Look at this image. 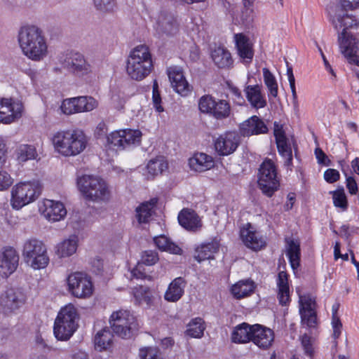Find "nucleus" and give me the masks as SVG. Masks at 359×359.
<instances>
[{"instance_id":"nucleus-1","label":"nucleus","mask_w":359,"mask_h":359,"mask_svg":"<svg viewBox=\"0 0 359 359\" xmlns=\"http://www.w3.org/2000/svg\"><path fill=\"white\" fill-rule=\"evenodd\" d=\"M18 43L22 53L34 61L43 60L47 55L48 47L42 31L35 25L26 24L18 32Z\"/></svg>"},{"instance_id":"nucleus-2","label":"nucleus","mask_w":359,"mask_h":359,"mask_svg":"<svg viewBox=\"0 0 359 359\" xmlns=\"http://www.w3.org/2000/svg\"><path fill=\"white\" fill-rule=\"evenodd\" d=\"M152 67L148 46L139 45L131 50L127 60L126 72L132 79L142 81L151 73Z\"/></svg>"},{"instance_id":"nucleus-3","label":"nucleus","mask_w":359,"mask_h":359,"mask_svg":"<svg viewBox=\"0 0 359 359\" xmlns=\"http://www.w3.org/2000/svg\"><path fill=\"white\" fill-rule=\"evenodd\" d=\"M77 187L87 200L94 202H105L110 198L108 185L100 177L90 175L79 177Z\"/></svg>"},{"instance_id":"nucleus-4","label":"nucleus","mask_w":359,"mask_h":359,"mask_svg":"<svg viewBox=\"0 0 359 359\" xmlns=\"http://www.w3.org/2000/svg\"><path fill=\"white\" fill-rule=\"evenodd\" d=\"M79 316L77 309L72 304L61 308L55 320L53 332L58 340H68L78 327Z\"/></svg>"},{"instance_id":"nucleus-5","label":"nucleus","mask_w":359,"mask_h":359,"mask_svg":"<svg viewBox=\"0 0 359 359\" xmlns=\"http://www.w3.org/2000/svg\"><path fill=\"white\" fill-rule=\"evenodd\" d=\"M22 257L25 262L34 270L45 269L50 261L46 245L36 238H29L25 241Z\"/></svg>"},{"instance_id":"nucleus-6","label":"nucleus","mask_w":359,"mask_h":359,"mask_svg":"<svg viewBox=\"0 0 359 359\" xmlns=\"http://www.w3.org/2000/svg\"><path fill=\"white\" fill-rule=\"evenodd\" d=\"M41 191V187L38 181L20 182L11 190V203L13 208L19 210L25 205L36 201Z\"/></svg>"},{"instance_id":"nucleus-7","label":"nucleus","mask_w":359,"mask_h":359,"mask_svg":"<svg viewBox=\"0 0 359 359\" xmlns=\"http://www.w3.org/2000/svg\"><path fill=\"white\" fill-rule=\"evenodd\" d=\"M109 324L114 333L122 339H130L139 328L135 316L127 310H119L111 313Z\"/></svg>"},{"instance_id":"nucleus-8","label":"nucleus","mask_w":359,"mask_h":359,"mask_svg":"<svg viewBox=\"0 0 359 359\" xmlns=\"http://www.w3.org/2000/svg\"><path fill=\"white\" fill-rule=\"evenodd\" d=\"M359 29V24H350L343 28V31L338 36V41L341 53L346 57L350 63L359 66V40L355 37L356 31Z\"/></svg>"},{"instance_id":"nucleus-9","label":"nucleus","mask_w":359,"mask_h":359,"mask_svg":"<svg viewBox=\"0 0 359 359\" xmlns=\"http://www.w3.org/2000/svg\"><path fill=\"white\" fill-rule=\"evenodd\" d=\"M67 290L74 297L86 299L93 292L91 278L83 272H74L67 278Z\"/></svg>"},{"instance_id":"nucleus-10","label":"nucleus","mask_w":359,"mask_h":359,"mask_svg":"<svg viewBox=\"0 0 359 359\" xmlns=\"http://www.w3.org/2000/svg\"><path fill=\"white\" fill-rule=\"evenodd\" d=\"M258 184L262 193L271 197L279 187L276 168L271 160L264 161L260 165Z\"/></svg>"},{"instance_id":"nucleus-11","label":"nucleus","mask_w":359,"mask_h":359,"mask_svg":"<svg viewBox=\"0 0 359 359\" xmlns=\"http://www.w3.org/2000/svg\"><path fill=\"white\" fill-rule=\"evenodd\" d=\"M198 108L202 113L210 114L217 119L226 118L231 112L229 102L224 100L216 101L210 95H203L200 98Z\"/></svg>"},{"instance_id":"nucleus-12","label":"nucleus","mask_w":359,"mask_h":359,"mask_svg":"<svg viewBox=\"0 0 359 359\" xmlns=\"http://www.w3.org/2000/svg\"><path fill=\"white\" fill-rule=\"evenodd\" d=\"M142 132L139 130L125 129L111 132L107 137L109 144L119 149H126L140 144Z\"/></svg>"},{"instance_id":"nucleus-13","label":"nucleus","mask_w":359,"mask_h":359,"mask_svg":"<svg viewBox=\"0 0 359 359\" xmlns=\"http://www.w3.org/2000/svg\"><path fill=\"white\" fill-rule=\"evenodd\" d=\"M62 67L74 74L83 76L90 72V66L79 53H70L60 57Z\"/></svg>"},{"instance_id":"nucleus-14","label":"nucleus","mask_w":359,"mask_h":359,"mask_svg":"<svg viewBox=\"0 0 359 359\" xmlns=\"http://www.w3.org/2000/svg\"><path fill=\"white\" fill-rule=\"evenodd\" d=\"M22 104L12 98H0V122L10 123L22 116Z\"/></svg>"},{"instance_id":"nucleus-15","label":"nucleus","mask_w":359,"mask_h":359,"mask_svg":"<svg viewBox=\"0 0 359 359\" xmlns=\"http://www.w3.org/2000/svg\"><path fill=\"white\" fill-rule=\"evenodd\" d=\"M19 255L12 247H4L0 250V275L8 278L18 266Z\"/></svg>"},{"instance_id":"nucleus-16","label":"nucleus","mask_w":359,"mask_h":359,"mask_svg":"<svg viewBox=\"0 0 359 359\" xmlns=\"http://www.w3.org/2000/svg\"><path fill=\"white\" fill-rule=\"evenodd\" d=\"M25 294L19 290H7L0 296V306L4 313H11L20 308L25 302Z\"/></svg>"},{"instance_id":"nucleus-17","label":"nucleus","mask_w":359,"mask_h":359,"mask_svg":"<svg viewBox=\"0 0 359 359\" xmlns=\"http://www.w3.org/2000/svg\"><path fill=\"white\" fill-rule=\"evenodd\" d=\"M299 298L302 324L314 327L317 323L316 313L314 311L315 299L309 294L299 295Z\"/></svg>"},{"instance_id":"nucleus-18","label":"nucleus","mask_w":359,"mask_h":359,"mask_svg":"<svg viewBox=\"0 0 359 359\" xmlns=\"http://www.w3.org/2000/svg\"><path fill=\"white\" fill-rule=\"evenodd\" d=\"M39 210L44 217L50 222L60 221L67 215V210L63 203L49 199L43 201Z\"/></svg>"},{"instance_id":"nucleus-19","label":"nucleus","mask_w":359,"mask_h":359,"mask_svg":"<svg viewBox=\"0 0 359 359\" xmlns=\"http://www.w3.org/2000/svg\"><path fill=\"white\" fill-rule=\"evenodd\" d=\"M238 144V135L235 132H227L216 140L215 147L219 155L227 156L233 153Z\"/></svg>"},{"instance_id":"nucleus-20","label":"nucleus","mask_w":359,"mask_h":359,"mask_svg":"<svg viewBox=\"0 0 359 359\" xmlns=\"http://www.w3.org/2000/svg\"><path fill=\"white\" fill-rule=\"evenodd\" d=\"M274 339V334L272 330L259 324L253 325L251 333V341L260 348H269Z\"/></svg>"},{"instance_id":"nucleus-21","label":"nucleus","mask_w":359,"mask_h":359,"mask_svg":"<svg viewBox=\"0 0 359 359\" xmlns=\"http://www.w3.org/2000/svg\"><path fill=\"white\" fill-rule=\"evenodd\" d=\"M240 236L243 243L248 248L255 250H260L266 244L264 238L250 223L241 229Z\"/></svg>"},{"instance_id":"nucleus-22","label":"nucleus","mask_w":359,"mask_h":359,"mask_svg":"<svg viewBox=\"0 0 359 359\" xmlns=\"http://www.w3.org/2000/svg\"><path fill=\"white\" fill-rule=\"evenodd\" d=\"M167 72L172 87L177 93L186 96L191 92V87L180 68L171 67L168 69Z\"/></svg>"},{"instance_id":"nucleus-23","label":"nucleus","mask_w":359,"mask_h":359,"mask_svg":"<svg viewBox=\"0 0 359 359\" xmlns=\"http://www.w3.org/2000/svg\"><path fill=\"white\" fill-rule=\"evenodd\" d=\"M239 130L241 135L249 137L268 132L265 123L257 116H252L240 124Z\"/></svg>"},{"instance_id":"nucleus-24","label":"nucleus","mask_w":359,"mask_h":359,"mask_svg":"<svg viewBox=\"0 0 359 359\" xmlns=\"http://www.w3.org/2000/svg\"><path fill=\"white\" fill-rule=\"evenodd\" d=\"M341 10L335 16L339 22H344L350 19L359 22V0H340Z\"/></svg>"},{"instance_id":"nucleus-25","label":"nucleus","mask_w":359,"mask_h":359,"mask_svg":"<svg viewBox=\"0 0 359 359\" xmlns=\"http://www.w3.org/2000/svg\"><path fill=\"white\" fill-rule=\"evenodd\" d=\"M66 156H76L86 147L87 140L84 133L78 130H70Z\"/></svg>"},{"instance_id":"nucleus-26","label":"nucleus","mask_w":359,"mask_h":359,"mask_svg":"<svg viewBox=\"0 0 359 359\" xmlns=\"http://www.w3.org/2000/svg\"><path fill=\"white\" fill-rule=\"evenodd\" d=\"M234 41L238 54L243 62L250 64L254 56L252 43L249 39L242 33L235 34Z\"/></svg>"},{"instance_id":"nucleus-27","label":"nucleus","mask_w":359,"mask_h":359,"mask_svg":"<svg viewBox=\"0 0 359 359\" xmlns=\"http://www.w3.org/2000/svg\"><path fill=\"white\" fill-rule=\"evenodd\" d=\"M178 221L182 227L191 231H196L202 226L198 215L194 210L189 209H183L180 212Z\"/></svg>"},{"instance_id":"nucleus-28","label":"nucleus","mask_w":359,"mask_h":359,"mask_svg":"<svg viewBox=\"0 0 359 359\" xmlns=\"http://www.w3.org/2000/svg\"><path fill=\"white\" fill-rule=\"evenodd\" d=\"M187 281L182 277L175 278L168 285L164 298L170 302H177L184 294Z\"/></svg>"},{"instance_id":"nucleus-29","label":"nucleus","mask_w":359,"mask_h":359,"mask_svg":"<svg viewBox=\"0 0 359 359\" xmlns=\"http://www.w3.org/2000/svg\"><path fill=\"white\" fill-rule=\"evenodd\" d=\"M211 58L214 64L220 69H228L233 65L230 52L222 46L215 47L211 51Z\"/></svg>"},{"instance_id":"nucleus-30","label":"nucleus","mask_w":359,"mask_h":359,"mask_svg":"<svg viewBox=\"0 0 359 359\" xmlns=\"http://www.w3.org/2000/svg\"><path fill=\"white\" fill-rule=\"evenodd\" d=\"M189 165L191 170L196 172H204L213 168L214 161L212 156L204 153L196 154L189 160Z\"/></svg>"},{"instance_id":"nucleus-31","label":"nucleus","mask_w":359,"mask_h":359,"mask_svg":"<svg viewBox=\"0 0 359 359\" xmlns=\"http://www.w3.org/2000/svg\"><path fill=\"white\" fill-rule=\"evenodd\" d=\"M244 91L248 101L253 108L258 109L266 107V100L262 94L259 85L247 86Z\"/></svg>"},{"instance_id":"nucleus-32","label":"nucleus","mask_w":359,"mask_h":359,"mask_svg":"<svg viewBox=\"0 0 359 359\" xmlns=\"http://www.w3.org/2000/svg\"><path fill=\"white\" fill-rule=\"evenodd\" d=\"M79 238L72 234L56 246L55 252L60 257H67L74 255L78 247Z\"/></svg>"},{"instance_id":"nucleus-33","label":"nucleus","mask_w":359,"mask_h":359,"mask_svg":"<svg viewBox=\"0 0 359 359\" xmlns=\"http://www.w3.org/2000/svg\"><path fill=\"white\" fill-rule=\"evenodd\" d=\"M168 168V163L163 156L151 159L144 168V175L147 180L153 179Z\"/></svg>"},{"instance_id":"nucleus-34","label":"nucleus","mask_w":359,"mask_h":359,"mask_svg":"<svg viewBox=\"0 0 359 359\" xmlns=\"http://www.w3.org/2000/svg\"><path fill=\"white\" fill-rule=\"evenodd\" d=\"M219 247V243L215 240L202 243L196 250L195 259L198 262L205 259H212L214 255L218 251Z\"/></svg>"},{"instance_id":"nucleus-35","label":"nucleus","mask_w":359,"mask_h":359,"mask_svg":"<svg viewBox=\"0 0 359 359\" xmlns=\"http://www.w3.org/2000/svg\"><path fill=\"white\" fill-rule=\"evenodd\" d=\"M278 299L279 303L285 306L290 302L288 277L285 271H280L277 278Z\"/></svg>"},{"instance_id":"nucleus-36","label":"nucleus","mask_w":359,"mask_h":359,"mask_svg":"<svg viewBox=\"0 0 359 359\" xmlns=\"http://www.w3.org/2000/svg\"><path fill=\"white\" fill-rule=\"evenodd\" d=\"M253 325L243 323L236 326L231 333V338L233 343L245 344L251 340Z\"/></svg>"},{"instance_id":"nucleus-37","label":"nucleus","mask_w":359,"mask_h":359,"mask_svg":"<svg viewBox=\"0 0 359 359\" xmlns=\"http://www.w3.org/2000/svg\"><path fill=\"white\" fill-rule=\"evenodd\" d=\"M286 254L293 270L297 269L300 263V245L299 241L292 238L285 239Z\"/></svg>"},{"instance_id":"nucleus-38","label":"nucleus","mask_w":359,"mask_h":359,"mask_svg":"<svg viewBox=\"0 0 359 359\" xmlns=\"http://www.w3.org/2000/svg\"><path fill=\"white\" fill-rule=\"evenodd\" d=\"M69 134L70 130H60L53 133L50 138L55 150L64 156H66Z\"/></svg>"},{"instance_id":"nucleus-39","label":"nucleus","mask_w":359,"mask_h":359,"mask_svg":"<svg viewBox=\"0 0 359 359\" xmlns=\"http://www.w3.org/2000/svg\"><path fill=\"white\" fill-rule=\"evenodd\" d=\"M255 289V283L250 279L242 280L231 287V293L236 299L250 295Z\"/></svg>"},{"instance_id":"nucleus-40","label":"nucleus","mask_w":359,"mask_h":359,"mask_svg":"<svg viewBox=\"0 0 359 359\" xmlns=\"http://www.w3.org/2000/svg\"><path fill=\"white\" fill-rule=\"evenodd\" d=\"M14 155L16 161L20 163L36 159L38 156L36 147L27 144L19 145L15 149Z\"/></svg>"},{"instance_id":"nucleus-41","label":"nucleus","mask_w":359,"mask_h":359,"mask_svg":"<svg viewBox=\"0 0 359 359\" xmlns=\"http://www.w3.org/2000/svg\"><path fill=\"white\" fill-rule=\"evenodd\" d=\"M114 336L108 327L97 332L95 337V346L100 351L110 348L113 343Z\"/></svg>"},{"instance_id":"nucleus-42","label":"nucleus","mask_w":359,"mask_h":359,"mask_svg":"<svg viewBox=\"0 0 359 359\" xmlns=\"http://www.w3.org/2000/svg\"><path fill=\"white\" fill-rule=\"evenodd\" d=\"M156 202V199H151L150 201L144 202L137 207L135 210L136 217L139 223L149 222Z\"/></svg>"},{"instance_id":"nucleus-43","label":"nucleus","mask_w":359,"mask_h":359,"mask_svg":"<svg viewBox=\"0 0 359 359\" xmlns=\"http://www.w3.org/2000/svg\"><path fill=\"white\" fill-rule=\"evenodd\" d=\"M154 241L157 248L161 251L175 255H180L182 253V249L164 235L154 237Z\"/></svg>"},{"instance_id":"nucleus-44","label":"nucleus","mask_w":359,"mask_h":359,"mask_svg":"<svg viewBox=\"0 0 359 359\" xmlns=\"http://www.w3.org/2000/svg\"><path fill=\"white\" fill-rule=\"evenodd\" d=\"M205 326L201 318L192 319L187 325L186 334L193 338H201L203 335Z\"/></svg>"},{"instance_id":"nucleus-45","label":"nucleus","mask_w":359,"mask_h":359,"mask_svg":"<svg viewBox=\"0 0 359 359\" xmlns=\"http://www.w3.org/2000/svg\"><path fill=\"white\" fill-rule=\"evenodd\" d=\"M76 98L79 113L91 111L98 107V102L91 96H80Z\"/></svg>"},{"instance_id":"nucleus-46","label":"nucleus","mask_w":359,"mask_h":359,"mask_svg":"<svg viewBox=\"0 0 359 359\" xmlns=\"http://www.w3.org/2000/svg\"><path fill=\"white\" fill-rule=\"evenodd\" d=\"M263 76L264 83L269 92V96L276 97L278 96V83L275 76L267 68L263 69Z\"/></svg>"},{"instance_id":"nucleus-47","label":"nucleus","mask_w":359,"mask_h":359,"mask_svg":"<svg viewBox=\"0 0 359 359\" xmlns=\"http://www.w3.org/2000/svg\"><path fill=\"white\" fill-rule=\"evenodd\" d=\"M133 294L135 300L140 304H145L148 306L151 302V292L147 287H135L133 289Z\"/></svg>"},{"instance_id":"nucleus-48","label":"nucleus","mask_w":359,"mask_h":359,"mask_svg":"<svg viewBox=\"0 0 359 359\" xmlns=\"http://www.w3.org/2000/svg\"><path fill=\"white\" fill-rule=\"evenodd\" d=\"M330 194L332 196L334 205L340 208L342 211L346 210L348 201L344 189L341 188L335 191H331Z\"/></svg>"},{"instance_id":"nucleus-49","label":"nucleus","mask_w":359,"mask_h":359,"mask_svg":"<svg viewBox=\"0 0 359 359\" xmlns=\"http://www.w3.org/2000/svg\"><path fill=\"white\" fill-rule=\"evenodd\" d=\"M139 357L140 359H163L160 350L154 346L141 348Z\"/></svg>"},{"instance_id":"nucleus-50","label":"nucleus","mask_w":359,"mask_h":359,"mask_svg":"<svg viewBox=\"0 0 359 359\" xmlns=\"http://www.w3.org/2000/svg\"><path fill=\"white\" fill-rule=\"evenodd\" d=\"M60 109L63 114L71 115L79 113L77 110L76 98H69L63 100Z\"/></svg>"},{"instance_id":"nucleus-51","label":"nucleus","mask_w":359,"mask_h":359,"mask_svg":"<svg viewBox=\"0 0 359 359\" xmlns=\"http://www.w3.org/2000/svg\"><path fill=\"white\" fill-rule=\"evenodd\" d=\"M244 10L242 11L241 18L243 22H250L254 20L253 10L251 8L254 0H243Z\"/></svg>"},{"instance_id":"nucleus-52","label":"nucleus","mask_w":359,"mask_h":359,"mask_svg":"<svg viewBox=\"0 0 359 359\" xmlns=\"http://www.w3.org/2000/svg\"><path fill=\"white\" fill-rule=\"evenodd\" d=\"M158 255L156 251L145 250L142 252L141 261L147 266L154 265L158 261Z\"/></svg>"},{"instance_id":"nucleus-53","label":"nucleus","mask_w":359,"mask_h":359,"mask_svg":"<svg viewBox=\"0 0 359 359\" xmlns=\"http://www.w3.org/2000/svg\"><path fill=\"white\" fill-rule=\"evenodd\" d=\"M274 136L278 149H283V146H286L290 144L285 135V132L282 128H279L278 125H275Z\"/></svg>"},{"instance_id":"nucleus-54","label":"nucleus","mask_w":359,"mask_h":359,"mask_svg":"<svg viewBox=\"0 0 359 359\" xmlns=\"http://www.w3.org/2000/svg\"><path fill=\"white\" fill-rule=\"evenodd\" d=\"M279 154L285 159V165L290 166L292 162V152L290 144L283 146V149H278Z\"/></svg>"},{"instance_id":"nucleus-55","label":"nucleus","mask_w":359,"mask_h":359,"mask_svg":"<svg viewBox=\"0 0 359 359\" xmlns=\"http://www.w3.org/2000/svg\"><path fill=\"white\" fill-rule=\"evenodd\" d=\"M97 9L102 11H110L113 8L114 0H93Z\"/></svg>"},{"instance_id":"nucleus-56","label":"nucleus","mask_w":359,"mask_h":359,"mask_svg":"<svg viewBox=\"0 0 359 359\" xmlns=\"http://www.w3.org/2000/svg\"><path fill=\"white\" fill-rule=\"evenodd\" d=\"M287 75L288 77V81L290 83V86L291 88L292 95V98L294 100V102L297 101V92H296V88H295V79L293 74L292 68V67L288 66V63L287 62Z\"/></svg>"},{"instance_id":"nucleus-57","label":"nucleus","mask_w":359,"mask_h":359,"mask_svg":"<svg viewBox=\"0 0 359 359\" xmlns=\"http://www.w3.org/2000/svg\"><path fill=\"white\" fill-rule=\"evenodd\" d=\"M339 172L335 170L329 168L324 172V179L328 183H334L339 180Z\"/></svg>"},{"instance_id":"nucleus-58","label":"nucleus","mask_w":359,"mask_h":359,"mask_svg":"<svg viewBox=\"0 0 359 359\" xmlns=\"http://www.w3.org/2000/svg\"><path fill=\"white\" fill-rule=\"evenodd\" d=\"M301 341L305 354L309 357H312L313 353V348L311 342L310 337L308 335L304 334L302 337Z\"/></svg>"},{"instance_id":"nucleus-59","label":"nucleus","mask_w":359,"mask_h":359,"mask_svg":"<svg viewBox=\"0 0 359 359\" xmlns=\"http://www.w3.org/2000/svg\"><path fill=\"white\" fill-rule=\"evenodd\" d=\"M332 326L333 329V337L334 339L339 337L341 333L342 324L339 317L332 318Z\"/></svg>"},{"instance_id":"nucleus-60","label":"nucleus","mask_w":359,"mask_h":359,"mask_svg":"<svg viewBox=\"0 0 359 359\" xmlns=\"http://www.w3.org/2000/svg\"><path fill=\"white\" fill-rule=\"evenodd\" d=\"M315 155L318 163L329 165L330 160L321 149L316 148L315 149Z\"/></svg>"},{"instance_id":"nucleus-61","label":"nucleus","mask_w":359,"mask_h":359,"mask_svg":"<svg viewBox=\"0 0 359 359\" xmlns=\"http://www.w3.org/2000/svg\"><path fill=\"white\" fill-rule=\"evenodd\" d=\"M152 102L154 107L158 112H162L164 111V109L161 105V97L160 95V93L156 94L152 93Z\"/></svg>"},{"instance_id":"nucleus-62","label":"nucleus","mask_w":359,"mask_h":359,"mask_svg":"<svg viewBox=\"0 0 359 359\" xmlns=\"http://www.w3.org/2000/svg\"><path fill=\"white\" fill-rule=\"evenodd\" d=\"M346 187L351 194H355L358 191V185L355 180L349 177L346 179Z\"/></svg>"},{"instance_id":"nucleus-63","label":"nucleus","mask_w":359,"mask_h":359,"mask_svg":"<svg viewBox=\"0 0 359 359\" xmlns=\"http://www.w3.org/2000/svg\"><path fill=\"white\" fill-rule=\"evenodd\" d=\"M111 100L114 108L118 110L123 109L125 104V100L123 98L120 97L119 95H113Z\"/></svg>"},{"instance_id":"nucleus-64","label":"nucleus","mask_w":359,"mask_h":359,"mask_svg":"<svg viewBox=\"0 0 359 359\" xmlns=\"http://www.w3.org/2000/svg\"><path fill=\"white\" fill-rule=\"evenodd\" d=\"M6 144L4 140L0 137V166L5 162Z\"/></svg>"}]
</instances>
